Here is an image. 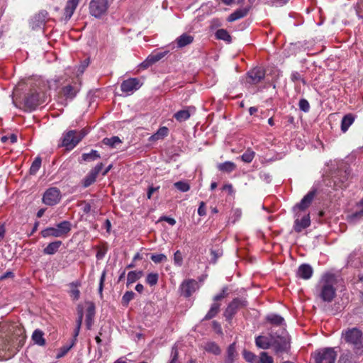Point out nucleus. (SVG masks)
<instances>
[{"label": "nucleus", "mask_w": 363, "mask_h": 363, "mask_svg": "<svg viewBox=\"0 0 363 363\" xmlns=\"http://www.w3.org/2000/svg\"><path fill=\"white\" fill-rule=\"evenodd\" d=\"M1 330L6 333L0 337V350L13 356L24 346L26 335L21 324L6 322L1 325Z\"/></svg>", "instance_id": "obj_1"}, {"label": "nucleus", "mask_w": 363, "mask_h": 363, "mask_svg": "<svg viewBox=\"0 0 363 363\" xmlns=\"http://www.w3.org/2000/svg\"><path fill=\"white\" fill-rule=\"evenodd\" d=\"M337 279L334 274H323L315 288L314 294L325 303H331L336 296Z\"/></svg>", "instance_id": "obj_2"}, {"label": "nucleus", "mask_w": 363, "mask_h": 363, "mask_svg": "<svg viewBox=\"0 0 363 363\" xmlns=\"http://www.w3.org/2000/svg\"><path fill=\"white\" fill-rule=\"evenodd\" d=\"M342 338L345 342L351 346L357 356L363 354V333L357 328H348L342 332Z\"/></svg>", "instance_id": "obj_3"}, {"label": "nucleus", "mask_w": 363, "mask_h": 363, "mask_svg": "<svg viewBox=\"0 0 363 363\" xmlns=\"http://www.w3.org/2000/svg\"><path fill=\"white\" fill-rule=\"evenodd\" d=\"M272 341V347L277 354L286 352L289 348V342L286 335L284 328H279L277 330L274 327L269 329Z\"/></svg>", "instance_id": "obj_4"}, {"label": "nucleus", "mask_w": 363, "mask_h": 363, "mask_svg": "<svg viewBox=\"0 0 363 363\" xmlns=\"http://www.w3.org/2000/svg\"><path fill=\"white\" fill-rule=\"evenodd\" d=\"M248 301L245 298L236 297L234 298L227 306L224 312L223 316L228 322H231L238 311L241 308H245L247 306Z\"/></svg>", "instance_id": "obj_5"}, {"label": "nucleus", "mask_w": 363, "mask_h": 363, "mask_svg": "<svg viewBox=\"0 0 363 363\" xmlns=\"http://www.w3.org/2000/svg\"><path fill=\"white\" fill-rule=\"evenodd\" d=\"M337 352L333 347H325L316 350L311 354L315 363H335Z\"/></svg>", "instance_id": "obj_6"}, {"label": "nucleus", "mask_w": 363, "mask_h": 363, "mask_svg": "<svg viewBox=\"0 0 363 363\" xmlns=\"http://www.w3.org/2000/svg\"><path fill=\"white\" fill-rule=\"evenodd\" d=\"M40 103V93L35 88L30 89L23 99L25 108L30 111L35 110Z\"/></svg>", "instance_id": "obj_7"}, {"label": "nucleus", "mask_w": 363, "mask_h": 363, "mask_svg": "<svg viewBox=\"0 0 363 363\" xmlns=\"http://www.w3.org/2000/svg\"><path fill=\"white\" fill-rule=\"evenodd\" d=\"M108 9V0H91L89 3V13L97 18H99L104 15Z\"/></svg>", "instance_id": "obj_8"}, {"label": "nucleus", "mask_w": 363, "mask_h": 363, "mask_svg": "<svg viewBox=\"0 0 363 363\" xmlns=\"http://www.w3.org/2000/svg\"><path fill=\"white\" fill-rule=\"evenodd\" d=\"M61 199L60 191L56 187L49 188L45 191L43 196V202L48 206H54Z\"/></svg>", "instance_id": "obj_9"}, {"label": "nucleus", "mask_w": 363, "mask_h": 363, "mask_svg": "<svg viewBox=\"0 0 363 363\" xmlns=\"http://www.w3.org/2000/svg\"><path fill=\"white\" fill-rule=\"evenodd\" d=\"M79 143V140L76 135V130H71L63 134L62 143L60 146L65 147L67 150H72Z\"/></svg>", "instance_id": "obj_10"}, {"label": "nucleus", "mask_w": 363, "mask_h": 363, "mask_svg": "<svg viewBox=\"0 0 363 363\" xmlns=\"http://www.w3.org/2000/svg\"><path fill=\"white\" fill-rule=\"evenodd\" d=\"M265 77V69L261 67H256L247 73L246 82L250 84H257Z\"/></svg>", "instance_id": "obj_11"}, {"label": "nucleus", "mask_w": 363, "mask_h": 363, "mask_svg": "<svg viewBox=\"0 0 363 363\" xmlns=\"http://www.w3.org/2000/svg\"><path fill=\"white\" fill-rule=\"evenodd\" d=\"M199 288L198 282L193 279H186L179 286L181 295L185 298H189Z\"/></svg>", "instance_id": "obj_12"}, {"label": "nucleus", "mask_w": 363, "mask_h": 363, "mask_svg": "<svg viewBox=\"0 0 363 363\" xmlns=\"http://www.w3.org/2000/svg\"><path fill=\"white\" fill-rule=\"evenodd\" d=\"M350 173L347 170L338 169L333 177L334 187L335 189H344L347 186V182L349 179Z\"/></svg>", "instance_id": "obj_13"}, {"label": "nucleus", "mask_w": 363, "mask_h": 363, "mask_svg": "<svg viewBox=\"0 0 363 363\" xmlns=\"http://www.w3.org/2000/svg\"><path fill=\"white\" fill-rule=\"evenodd\" d=\"M103 167V163L100 162L97 164L94 168L91 169V171L88 173V174L85 177V178L83 180L84 187H89L96 182V177L102 170Z\"/></svg>", "instance_id": "obj_14"}, {"label": "nucleus", "mask_w": 363, "mask_h": 363, "mask_svg": "<svg viewBox=\"0 0 363 363\" xmlns=\"http://www.w3.org/2000/svg\"><path fill=\"white\" fill-rule=\"evenodd\" d=\"M140 86L141 84L138 78H129L121 83V89L124 93H132L139 89Z\"/></svg>", "instance_id": "obj_15"}, {"label": "nucleus", "mask_w": 363, "mask_h": 363, "mask_svg": "<svg viewBox=\"0 0 363 363\" xmlns=\"http://www.w3.org/2000/svg\"><path fill=\"white\" fill-rule=\"evenodd\" d=\"M316 194V189H313L308 192V194L303 196L301 201L294 206V208H298L302 211L307 209L312 203Z\"/></svg>", "instance_id": "obj_16"}, {"label": "nucleus", "mask_w": 363, "mask_h": 363, "mask_svg": "<svg viewBox=\"0 0 363 363\" xmlns=\"http://www.w3.org/2000/svg\"><path fill=\"white\" fill-rule=\"evenodd\" d=\"M78 91L79 89L75 86L67 84L61 89L59 94L66 100H72L77 96Z\"/></svg>", "instance_id": "obj_17"}, {"label": "nucleus", "mask_w": 363, "mask_h": 363, "mask_svg": "<svg viewBox=\"0 0 363 363\" xmlns=\"http://www.w3.org/2000/svg\"><path fill=\"white\" fill-rule=\"evenodd\" d=\"M313 273V268L308 264H302L298 267L297 276L303 279H309Z\"/></svg>", "instance_id": "obj_18"}, {"label": "nucleus", "mask_w": 363, "mask_h": 363, "mask_svg": "<svg viewBox=\"0 0 363 363\" xmlns=\"http://www.w3.org/2000/svg\"><path fill=\"white\" fill-rule=\"evenodd\" d=\"M311 225L310 215L304 216L301 220L296 219L294 222V229L296 233H301L303 229Z\"/></svg>", "instance_id": "obj_19"}, {"label": "nucleus", "mask_w": 363, "mask_h": 363, "mask_svg": "<svg viewBox=\"0 0 363 363\" xmlns=\"http://www.w3.org/2000/svg\"><path fill=\"white\" fill-rule=\"evenodd\" d=\"M250 9V6L238 9L235 10L234 12H233L228 17L227 21L228 22H233V21H235L240 18H242L248 14Z\"/></svg>", "instance_id": "obj_20"}, {"label": "nucleus", "mask_w": 363, "mask_h": 363, "mask_svg": "<svg viewBox=\"0 0 363 363\" xmlns=\"http://www.w3.org/2000/svg\"><path fill=\"white\" fill-rule=\"evenodd\" d=\"M238 354L236 351V343L233 342L230 344L226 350V354L225 357V363H234L237 359Z\"/></svg>", "instance_id": "obj_21"}, {"label": "nucleus", "mask_w": 363, "mask_h": 363, "mask_svg": "<svg viewBox=\"0 0 363 363\" xmlns=\"http://www.w3.org/2000/svg\"><path fill=\"white\" fill-rule=\"evenodd\" d=\"M80 0H67L64 9V15L66 19H69L74 14Z\"/></svg>", "instance_id": "obj_22"}, {"label": "nucleus", "mask_w": 363, "mask_h": 363, "mask_svg": "<svg viewBox=\"0 0 363 363\" xmlns=\"http://www.w3.org/2000/svg\"><path fill=\"white\" fill-rule=\"evenodd\" d=\"M95 315V305L92 302L89 303L86 313V326L87 330H90L94 324V318Z\"/></svg>", "instance_id": "obj_23"}, {"label": "nucleus", "mask_w": 363, "mask_h": 363, "mask_svg": "<svg viewBox=\"0 0 363 363\" xmlns=\"http://www.w3.org/2000/svg\"><path fill=\"white\" fill-rule=\"evenodd\" d=\"M194 38L193 35L188 33H183L176 38L175 42L178 48H182L191 44L194 42Z\"/></svg>", "instance_id": "obj_24"}, {"label": "nucleus", "mask_w": 363, "mask_h": 363, "mask_svg": "<svg viewBox=\"0 0 363 363\" xmlns=\"http://www.w3.org/2000/svg\"><path fill=\"white\" fill-rule=\"evenodd\" d=\"M61 238L65 237L72 229V224L68 220H63L56 225Z\"/></svg>", "instance_id": "obj_25"}, {"label": "nucleus", "mask_w": 363, "mask_h": 363, "mask_svg": "<svg viewBox=\"0 0 363 363\" xmlns=\"http://www.w3.org/2000/svg\"><path fill=\"white\" fill-rule=\"evenodd\" d=\"M31 339L35 344L39 346H45L46 345L44 333L40 329H36L33 331Z\"/></svg>", "instance_id": "obj_26"}, {"label": "nucleus", "mask_w": 363, "mask_h": 363, "mask_svg": "<svg viewBox=\"0 0 363 363\" xmlns=\"http://www.w3.org/2000/svg\"><path fill=\"white\" fill-rule=\"evenodd\" d=\"M62 245V241L55 240L54 242L49 243L48 246L43 249V252L45 255H52L58 251L59 248L61 247Z\"/></svg>", "instance_id": "obj_27"}, {"label": "nucleus", "mask_w": 363, "mask_h": 363, "mask_svg": "<svg viewBox=\"0 0 363 363\" xmlns=\"http://www.w3.org/2000/svg\"><path fill=\"white\" fill-rule=\"evenodd\" d=\"M256 345L262 349H268L272 347L271 337L269 334V337L259 335L255 339Z\"/></svg>", "instance_id": "obj_28"}, {"label": "nucleus", "mask_w": 363, "mask_h": 363, "mask_svg": "<svg viewBox=\"0 0 363 363\" xmlns=\"http://www.w3.org/2000/svg\"><path fill=\"white\" fill-rule=\"evenodd\" d=\"M355 119L352 113H347L343 116L341 121V130L342 133L347 131L349 127L354 123Z\"/></svg>", "instance_id": "obj_29"}, {"label": "nucleus", "mask_w": 363, "mask_h": 363, "mask_svg": "<svg viewBox=\"0 0 363 363\" xmlns=\"http://www.w3.org/2000/svg\"><path fill=\"white\" fill-rule=\"evenodd\" d=\"M268 323L274 327L282 326L284 324V319L279 315L270 314L266 317Z\"/></svg>", "instance_id": "obj_30"}, {"label": "nucleus", "mask_w": 363, "mask_h": 363, "mask_svg": "<svg viewBox=\"0 0 363 363\" xmlns=\"http://www.w3.org/2000/svg\"><path fill=\"white\" fill-rule=\"evenodd\" d=\"M220 304L218 302H215L211 306L209 311L206 314L203 320H208L216 317L220 312Z\"/></svg>", "instance_id": "obj_31"}, {"label": "nucleus", "mask_w": 363, "mask_h": 363, "mask_svg": "<svg viewBox=\"0 0 363 363\" xmlns=\"http://www.w3.org/2000/svg\"><path fill=\"white\" fill-rule=\"evenodd\" d=\"M143 276V272L131 271L128 273L126 286L128 287L130 284L139 280Z\"/></svg>", "instance_id": "obj_32"}, {"label": "nucleus", "mask_w": 363, "mask_h": 363, "mask_svg": "<svg viewBox=\"0 0 363 363\" xmlns=\"http://www.w3.org/2000/svg\"><path fill=\"white\" fill-rule=\"evenodd\" d=\"M217 168L219 171L226 173H231L236 169V164L230 161H227L218 164Z\"/></svg>", "instance_id": "obj_33"}, {"label": "nucleus", "mask_w": 363, "mask_h": 363, "mask_svg": "<svg viewBox=\"0 0 363 363\" xmlns=\"http://www.w3.org/2000/svg\"><path fill=\"white\" fill-rule=\"evenodd\" d=\"M204 350L208 352L215 355H219L221 353V350L218 345L213 341L208 342L205 346Z\"/></svg>", "instance_id": "obj_34"}, {"label": "nucleus", "mask_w": 363, "mask_h": 363, "mask_svg": "<svg viewBox=\"0 0 363 363\" xmlns=\"http://www.w3.org/2000/svg\"><path fill=\"white\" fill-rule=\"evenodd\" d=\"M216 38L218 40H222L225 42L230 43L232 42V37L225 29L220 28L216 30L215 33Z\"/></svg>", "instance_id": "obj_35"}, {"label": "nucleus", "mask_w": 363, "mask_h": 363, "mask_svg": "<svg viewBox=\"0 0 363 363\" xmlns=\"http://www.w3.org/2000/svg\"><path fill=\"white\" fill-rule=\"evenodd\" d=\"M40 235L44 238L50 237L61 238L58 230L54 227H48L45 228L44 230H41Z\"/></svg>", "instance_id": "obj_36"}, {"label": "nucleus", "mask_w": 363, "mask_h": 363, "mask_svg": "<svg viewBox=\"0 0 363 363\" xmlns=\"http://www.w3.org/2000/svg\"><path fill=\"white\" fill-rule=\"evenodd\" d=\"M168 133L169 129L165 126H162L150 138V139L152 140L162 139L167 136Z\"/></svg>", "instance_id": "obj_37"}, {"label": "nucleus", "mask_w": 363, "mask_h": 363, "mask_svg": "<svg viewBox=\"0 0 363 363\" xmlns=\"http://www.w3.org/2000/svg\"><path fill=\"white\" fill-rule=\"evenodd\" d=\"M190 113L188 110H180L174 113V118L179 122L188 120L190 118Z\"/></svg>", "instance_id": "obj_38"}, {"label": "nucleus", "mask_w": 363, "mask_h": 363, "mask_svg": "<svg viewBox=\"0 0 363 363\" xmlns=\"http://www.w3.org/2000/svg\"><path fill=\"white\" fill-rule=\"evenodd\" d=\"M103 143L111 147H116L117 145L121 143V139L118 136H113L111 138H105L103 140Z\"/></svg>", "instance_id": "obj_39"}, {"label": "nucleus", "mask_w": 363, "mask_h": 363, "mask_svg": "<svg viewBox=\"0 0 363 363\" xmlns=\"http://www.w3.org/2000/svg\"><path fill=\"white\" fill-rule=\"evenodd\" d=\"M82 157L84 161L90 162L100 158V155L96 150H91L89 153H83Z\"/></svg>", "instance_id": "obj_40"}, {"label": "nucleus", "mask_w": 363, "mask_h": 363, "mask_svg": "<svg viewBox=\"0 0 363 363\" xmlns=\"http://www.w3.org/2000/svg\"><path fill=\"white\" fill-rule=\"evenodd\" d=\"M135 293L132 291H126L121 298V304L127 307L129 304V303L135 298Z\"/></svg>", "instance_id": "obj_41"}, {"label": "nucleus", "mask_w": 363, "mask_h": 363, "mask_svg": "<svg viewBox=\"0 0 363 363\" xmlns=\"http://www.w3.org/2000/svg\"><path fill=\"white\" fill-rule=\"evenodd\" d=\"M255 156V152L250 148H248L245 150V152L241 155V160L244 162L250 163L252 161Z\"/></svg>", "instance_id": "obj_42"}, {"label": "nucleus", "mask_w": 363, "mask_h": 363, "mask_svg": "<svg viewBox=\"0 0 363 363\" xmlns=\"http://www.w3.org/2000/svg\"><path fill=\"white\" fill-rule=\"evenodd\" d=\"M42 163V160L40 157H37L35 158L34 161L33 162L29 172L31 175H35L37 172L39 170Z\"/></svg>", "instance_id": "obj_43"}, {"label": "nucleus", "mask_w": 363, "mask_h": 363, "mask_svg": "<svg viewBox=\"0 0 363 363\" xmlns=\"http://www.w3.org/2000/svg\"><path fill=\"white\" fill-rule=\"evenodd\" d=\"M77 339L74 338L72 340V342L69 345H65L60 348V352L57 354V358H61L64 357L75 345Z\"/></svg>", "instance_id": "obj_44"}, {"label": "nucleus", "mask_w": 363, "mask_h": 363, "mask_svg": "<svg viewBox=\"0 0 363 363\" xmlns=\"http://www.w3.org/2000/svg\"><path fill=\"white\" fill-rule=\"evenodd\" d=\"M242 354H243V358L248 362H250V363H258L259 362V359H258L257 357L252 352H250L247 350H244Z\"/></svg>", "instance_id": "obj_45"}, {"label": "nucleus", "mask_w": 363, "mask_h": 363, "mask_svg": "<svg viewBox=\"0 0 363 363\" xmlns=\"http://www.w3.org/2000/svg\"><path fill=\"white\" fill-rule=\"evenodd\" d=\"M71 286H74V288L72 289V290L70 291V296L72 298L73 300L77 301L79 298L80 296V291L77 289V287L80 286V283L78 281L72 282L71 284Z\"/></svg>", "instance_id": "obj_46"}, {"label": "nucleus", "mask_w": 363, "mask_h": 363, "mask_svg": "<svg viewBox=\"0 0 363 363\" xmlns=\"http://www.w3.org/2000/svg\"><path fill=\"white\" fill-rule=\"evenodd\" d=\"M159 274L157 273H150L146 277V282L151 286L157 284Z\"/></svg>", "instance_id": "obj_47"}, {"label": "nucleus", "mask_w": 363, "mask_h": 363, "mask_svg": "<svg viewBox=\"0 0 363 363\" xmlns=\"http://www.w3.org/2000/svg\"><path fill=\"white\" fill-rule=\"evenodd\" d=\"M174 186L182 192H186L190 189V185L186 182H177L174 184Z\"/></svg>", "instance_id": "obj_48"}, {"label": "nucleus", "mask_w": 363, "mask_h": 363, "mask_svg": "<svg viewBox=\"0 0 363 363\" xmlns=\"http://www.w3.org/2000/svg\"><path fill=\"white\" fill-rule=\"evenodd\" d=\"M228 296V286H224L220 293L218 294H216L213 296V300L215 302H218L221 301L222 299L226 298Z\"/></svg>", "instance_id": "obj_49"}, {"label": "nucleus", "mask_w": 363, "mask_h": 363, "mask_svg": "<svg viewBox=\"0 0 363 363\" xmlns=\"http://www.w3.org/2000/svg\"><path fill=\"white\" fill-rule=\"evenodd\" d=\"M150 259L156 264L164 262L167 260V256L164 254H152L150 256Z\"/></svg>", "instance_id": "obj_50"}, {"label": "nucleus", "mask_w": 363, "mask_h": 363, "mask_svg": "<svg viewBox=\"0 0 363 363\" xmlns=\"http://www.w3.org/2000/svg\"><path fill=\"white\" fill-rule=\"evenodd\" d=\"M96 248L97 249V252L96 255V259L98 260L102 259L107 252L108 247L106 246L100 247L97 245L96 246Z\"/></svg>", "instance_id": "obj_51"}, {"label": "nucleus", "mask_w": 363, "mask_h": 363, "mask_svg": "<svg viewBox=\"0 0 363 363\" xmlns=\"http://www.w3.org/2000/svg\"><path fill=\"white\" fill-rule=\"evenodd\" d=\"M174 263L178 267H181L183 264V256L179 250H177L174 254Z\"/></svg>", "instance_id": "obj_52"}, {"label": "nucleus", "mask_w": 363, "mask_h": 363, "mask_svg": "<svg viewBox=\"0 0 363 363\" xmlns=\"http://www.w3.org/2000/svg\"><path fill=\"white\" fill-rule=\"evenodd\" d=\"M167 54V52H158L155 55H149V60H151L152 64L156 63L157 62L160 61L161 59H162Z\"/></svg>", "instance_id": "obj_53"}, {"label": "nucleus", "mask_w": 363, "mask_h": 363, "mask_svg": "<svg viewBox=\"0 0 363 363\" xmlns=\"http://www.w3.org/2000/svg\"><path fill=\"white\" fill-rule=\"evenodd\" d=\"M298 106H299V108L305 113L308 112L310 110V104H309L308 101L305 99H301L299 101Z\"/></svg>", "instance_id": "obj_54"}, {"label": "nucleus", "mask_w": 363, "mask_h": 363, "mask_svg": "<svg viewBox=\"0 0 363 363\" xmlns=\"http://www.w3.org/2000/svg\"><path fill=\"white\" fill-rule=\"evenodd\" d=\"M260 363H273V358L268 355L267 352H262L260 354L259 360Z\"/></svg>", "instance_id": "obj_55"}, {"label": "nucleus", "mask_w": 363, "mask_h": 363, "mask_svg": "<svg viewBox=\"0 0 363 363\" xmlns=\"http://www.w3.org/2000/svg\"><path fill=\"white\" fill-rule=\"evenodd\" d=\"M222 255H223V252L220 250H211V262L213 264H216L218 259L220 257H221Z\"/></svg>", "instance_id": "obj_56"}, {"label": "nucleus", "mask_w": 363, "mask_h": 363, "mask_svg": "<svg viewBox=\"0 0 363 363\" xmlns=\"http://www.w3.org/2000/svg\"><path fill=\"white\" fill-rule=\"evenodd\" d=\"M339 363H353L352 359V354L350 352H347L346 354H342L340 357Z\"/></svg>", "instance_id": "obj_57"}, {"label": "nucleus", "mask_w": 363, "mask_h": 363, "mask_svg": "<svg viewBox=\"0 0 363 363\" xmlns=\"http://www.w3.org/2000/svg\"><path fill=\"white\" fill-rule=\"evenodd\" d=\"M291 79L294 82L301 81L303 84H306V80L302 77L301 74L298 72H293L291 74Z\"/></svg>", "instance_id": "obj_58"}, {"label": "nucleus", "mask_w": 363, "mask_h": 363, "mask_svg": "<svg viewBox=\"0 0 363 363\" xmlns=\"http://www.w3.org/2000/svg\"><path fill=\"white\" fill-rule=\"evenodd\" d=\"M172 359L169 363H179L178 361L179 352L177 347H173L171 352Z\"/></svg>", "instance_id": "obj_59"}, {"label": "nucleus", "mask_w": 363, "mask_h": 363, "mask_svg": "<svg viewBox=\"0 0 363 363\" xmlns=\"http://www.w3.org/2000/svg\"><path fill=\"white\" fill-rule=\"evenodd\" d=\"M82 320H83V319L78 318L76 320V328H75V329L74 330V333H73V337L75 339H77V336L79 335L80 328H81V326L82 324Z\"/></svg>", "instance_id": "obj_60"}, {"label": "nucleus", "mask_w": 363, "mask_h": 363, "mask_svg": "<svg viewBox=\"0 0 363 363\" xmlns=\"http://www.w3.org/2000/svg\"><path fill=\"white\" fill-rule=\"evenodd\" d=\"M106 270H104L101 274V278H100L99 286V292L101 296H102V292H103V289H104V281L106 279Z\"/></svg>", "instance_id": "obj_61"}, {"label": "nucleus", "mask_w": 363, "mask_h": 363, "mask_svg": "<svg viewBox=\"0 0 363 363\" xmlns=\"http://www.w3.org/2000/svg\"><path fill=\"white\" fill-rule=\"evenodd\" d=\"M160 188V186H153L152 185L148 187L147 191V199H150L152 198V194L155 192L158 191Z\"/></svg>", "instance_id": "obj_62"}, {"label": "nucleus", "mask_w": 363, "mask_h": 363, "mask_svg": "<svg viewBox=\"0 0 363 363\" xmlns=\"http://www.w3.org/2000/svg\"><path fill=\"white\" fill-rule=\"evenodd\" d=\"M88 134V130L85 128L82 129L80 130H76V135L79 142H80L86 135Z\"/></svg>", "instance_id": "obj_63"}, {"label": "nucleus", "mask_w": 363, "mask_h": 363, "mask_svg": "<svg viewBox=\"0 0 363 363\" xmlns=\"http://www.w3.org/2000/svg\"><path fill=\"white\" fill-rule=\"evenodd\" d=\"M198 214L200 216H203L206 215V204L203 201H201L199 203V206L198 208Z\"/></svg>", "instance_id": "obj_64"}]
</instances>
